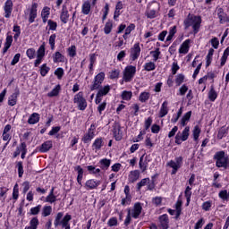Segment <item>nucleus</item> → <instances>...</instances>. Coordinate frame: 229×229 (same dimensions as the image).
Segmentation results:
<instances>
[{"label": "nucleus", "mask_w": 229, "mask_h": 229, "mask_svg": "<svg viewBox=\"0 0 229 229\" xmlns=\"http://www.w3.org/2000/svg\"><path fill=\"white\" fill-rule=\"evenodd\" d=\"M201 22H203L201 16L189 13L187 18L183 21L184 30H189L191 26L193 35H198L201 29Z\"/></svg>", "instance_id": "obj_1"}, {"label": "nucleus", "mask_w": 229, "mask_h": 229, "mask_svg": "<svg viewBox=\"0 0 229 229\" xmlns=\"http://www.w3.org/2000/svg\"><path fill=\"white\" fill-rule=\"evenodd\" d=\"M213 160L216 162V167L218 169H228L229 167V157L225 150H220L215 153Z\"/></svg>", "instance_id": "obj_2"}, {"label": "nucleus", "mask_w": 229, "mask_h": 229, "mask_svg": "<svg viewBox=\"0 0 229 229\" xmlns=\"http://www.w3.org/2000/svg\"><path fill=\"white\" fill-rule=\"evenodd\" d=\"M135 74H137V66L127 65L123 70V80L125 83H130L135 78Z\"/></svg>", "instance_id": "obj_3"}, {"label": "nucleus", "mask_w": 229, "mask_h": 229, "mask_svg": "<svg viewBox=\"0 0 229 229\" xmlns=\"http://www.w3.org/2000/svg\"><path fill=\"white\" fill-rule=\"evenodd\" d=\"M106 78L105 72H98L93 79L92 84L89 86L91 91L98 90L104 83Z\"/></svg>", "instance_id": "obj_4"}, {"label": "nucleus", "mask_w": 229, "mask_h": 229, "mask_svg": "<svg viewBox=\"0 0 229 229\" xmlns=\"http://www.w3.org/2000/svg\"><path fill=\"white\" fill-rule=\"evenodd\" d=\"M96 128H98V125L91 123L88 131L81 138L83 144H90V142H92V140L96 137Z\"/></svg>", "instance_id": "obj_5"}, {"label": "nucleus", "mask_w": 229, "mask_h": 229, "mask_svg": "<svg viewBox=\"0 0 229 229\" xmlns=\"http://www.w3.org/2000/svg\"><path fill=\"white\" fill-rule=\"evenodd\" d=\"M73 103L77 105L78 109L81 112L87 109V99L83 98V91H80L73 98Z\"/></svg>", "instance_id": "obj_6"}, {"label": "nucleus", "mask_w": 229, "mask_h": 229, "mask_svg": "<svg viewBox=\"0 0 229 229\" xmlns=\"http://www.w3.org/2000/svg\"><path fill=\"white\" fill-rule=\"evenodd\" d=\"M168 167H171V174H176L178 170L183 165V157L180 156L174 158V160H170L167 163Z\"/></svg>", "instance_id": "obj_7"}, {"label": "nucleus", "mask_w": 229, "mask_h": 229, "mask_svg": "<svg viewBox=\"0 0 229 229\" xmlns=\"http://www.w3.org/2000/svg\"><path fill=\"white\" fill-rule=\"evenodd\" d=\"M65 219L71 221V219H72V216H71L70 214H66L64 216V212H58L54 220L55 228H58V226H64V222L65 221Z\"/></svg>", "instance_id": "obj_8"}, {"label": "nucleus", "mask_w": 229, "mask_h": 229, "mask_svg": "<svg viewBox=\"0 0 229 229\" xmlns=\"http://www.w3.org/2000/svg\"><path fill=\"white\" fill-rule=\"evenodd\" d=\"M190 131H191V127L186 126L182 134L177 133L175 135V144H177V146H181L182 142H185V140H189V135H190Z\"/></svg>", "instance_id": "obj_9"}, {"label": "nucleus", "mask_w": 229, "mask_h": 229, "mask_svg": "<svg viewBox=\"0 0 229 229\" xmlns=\"http://www.w3.org/2000/svg\"><path fill=\"white\" fill-rule=\"evenodd\" d=\"M38 4L33 2L29 9V24H33L38 15Z\"/></svg>", "instance_id": "obj_10"}, {"label": "nucleus", "mask_w": 229, "mask_h": 229, "mask_svg": "<svg viewBox=\"0 0 229 229\" xmlns=\"http://www.w3.org/2000/svg\"><path fill=\"white\" fill-rule=\"evenodd\" d=\"M113 136L116 141L123 140V130L119 123H114L113 125Z\"/></svg>", "instance_id": "obj_11"}, {"label": "nucleus", "mask_w": 229, "mask_h": 229, "mask_svg": "<svg viewBox=\"0 0 229 229\" xmlns=\"http://www.w3.org/2000/svg\"><path fill=\"white\" fill-rule=\"evenodd\" d=\"M141 214H142V204H140V202H136L132 209H131V216L133 219H139Z\"/></svg>", "instance_id": "obj_12"}, {"label": "nucleus", "mask_w": 229, "mask_h": 229, "mask_svg": "<svg viewBox=\"0 0 229 229\" xmlns=\"http://www.w3.org/2000/svg\"><path fill=\"white\" fill-rule=\"evenodd\" d=\"M4 12L5 19L12 17V12H13V2L12 0H6L4 4Z\"/></svg>", "instance_id": "obj_13"}, {"label": "nucleus", "mask_w": 229, "mask_h": 229, "mask_svg": "<svg viewBox=\"0 0 229 229\" xmlns=\"http://www.w3.org/2000/svg\"><path fill=\"white\" fill-rule=\"evenodd\" d=\"M217 17L219 19V24H225L229 22V15L225 12L223 7H219L216 9Z\"/></svg>", "instance_id": "obj_14"}, {"label": "nucleus", "mask_w": 229, "mask_h": 229, "mask_svg": "<svg viewBox=\"0 0 229 229\" xmlns=\"http://www.w3.org/2000/svg\"><path fill=\"white\" fill-rule=\"evenodd\" d=\"M139 56H140V44L135 43L133 47L131 48V60L132 62H135V60L139 59Z\"/></svg>", "instance_id": "obj_15"}, {"label": "nucleus", "mask_w": 229, "mask_h": 229, "mask_svg": "<svg viewBox=\"0 0 229 229\" xmlns=\"http://www.w3.org/2000/svg\"><path fill=\"white\" fill-rule=\"evenodd\" d=\"M11 130H12L11 124H6L4 126L2 133V140H4V142H10V140H12V134L10 133Z\"/></svg>", "instance_id": "obj_16"}, {"label": "nucleus", "mask_w": 229, "mask_h": 229, "mask_svg": "<svg viewBox=\"0 0 229 229\" xmlns=\"http://www.w3.org/2000/svg\"><path fill=\"white\" fill-rule=\"evenodd\" d=\"M99 185H101V182L96 181L94 179H89V180L86 181V182H85V187H86L87 191H94V189H98V187H99Z\"/></svg>", "instance_id": "obj_17"}, {"label": "nucleus", "mask_w": 229, "mask_h": 229, "mask_svg": "<svg viewBox=\"0 0 229 229\" xmlns=\"http://www.w3.org/2000/svg\"><path fill=\"white\" fill-rule=\"evenodd\" d=\"M103 146H105V139L103 137H98L93 141L92 149L95 151H99Z\"/></svg>", "instance_id": "obj_18"}, {"label": "nucleus", "mask_w": 229, "mask_h": 229, "mask_svg": "<svg viewBox=\"0 0 229 229\" xmlns=\"http://www.w3.org/2000/svg\"><path fill=\"white\" fill-rule=\"evenodd\" d=\"M189 49H191V39H186L180 46L179 54L187 55V53H189Z\"/></svg>", "instance_id": "obj_19"}, {"label": "nucleus", "mask_w": 229, "mask_h": 229, "mask_svg": "<svg viewBox=\"0 0 229 229\" xmlns=\"http://www.w3.org/2000/svg\"><path fill=\"white\" fill-rule=\"evenodd\" d=\"M158 221L162 229L169 228V216L167 214L159 216Z\"/></svg>", "instance_id": "obj_20"}, {"label": "nucleus", "mask_w": 229, "mask_h": 229, "mask_svg": "<svg viewBox=\"0 0 229 229\" xmlns=\"http://www.w3.org/2000/svg\"><path fill=\"white\" fill-rule=\"evenodd\" d=\"M53 148V140H47L38 147L39 153H47Z\"/></svg>", "instance_id": "obj_21"}, {"label": "nucleus", "mask_w": 229, "mask_h": 229, "mask_svg": "<svg viewBox=\"0 0 229 229\" xmlns=\"http://www.w3.org/2000/svg\"><path fill=\"white\" fill-rule=\"evenodd\" d=\"M112 165V159L102 158L98 162V165L102 171H108L110 165Z\"/></svg>", "instance_id": "obj_22"}, {"label": "nucleus", "mask_w": 229, "mask_h": 229, "mask_svg": "<svg viewBox=\"0 0 229 229\" xmlns=\"http://www.w3.org/2000/svg\"><path fill=\"white\" fill-rule=\"evenodd\" d=\"M97 94L99 96H102V98H105L111 90H112V86L106 84L105 86H100L98 89Z\"/></svg>", "instance_id": "obj_23"}, {"label": "nucleus", "mask_w": 229, "mask_h": 229, "mask_svg": "<svg viewBox=\"0 0 229 229\" xmlns=\"http://www.w3.org/2000/svg\"><path fill=\"white\" fill-rule=\"evenodd\" d=\"M169 103L165 100L163 102L161 105V108L159 110L158 117H165L167 114H169V107H168Z\"/></svg>", "instance_id": "obj_24"}, {"label": "nucleus", "mask_w": 229, "mask_h": 229, "mask_svg": "<svg viewBox=\"0 0 229 229\" xmlns=\"http://www.w3.org/2000/svg\"><path fill=\"white\" fill-rule=\"evenodd\" d=\"M49 15H51V8L48 6L43 7L41 11V19L43 21V23L46 24L49 19Z\"/></svg>", "instance_id": "obj_25"}, {"label": "nucleus", "mask_w": 229, "mask_h": 229, "mask_svg": "<svg viewBox=\"0 0 229 229\" xmlns=\"http://www.w3.org/2000/svg\"><path fill=\"white\" fill-rule=\"evenodd\" d=\"M54 64H64L65 62V55L59 51H56L53 55Z\"/></svg>", "instance_id": "obj_26"}, {"label": "nucleus", "mask_w": 229, "mask_h": 229, "mask_svg": "<svg viewBox=\"0 0 229 229\" xmlns=\"http://www.w3.org/2000/svg\"><path fill=\"white\" fill-rule=\"evenodd\" d=\"M69 11L67 8H65V6H64L60 14L61 22H63V24H67V22H69Z\"/></svg>", "instance_id": "obj_27"}, {"label": "nucleus", "mask_w": 229, "mask_h": 229, "mask_svg": "<svg viewBox=\"0 0 229 229\" xmlns=\"http://www.w3.org/2000/svg\"><path fill=\"white\" fill-rule=\"evenodd\" d=\"M24 149H28V145H26V142H21L18 147H16V149L13 154V157L17 158Z\"/></svg>", "instance_id": "obj_28"}, {"label": "nucleus", "mask_w": 229, "mask_h": 229, "mask_svg": "<svg viewBox=\"0 0 229 229\" xmlns=\"http://www.w3.org/2000/svg\"><path fill=\"white\" fill-rule=\"evenodd\" d=\"M40 122V114L32 113L28 119V124H37V123Z\"/></svg>", "instance_id": "obj_29"}, {"label": "nucleus", "mask_w": 229, "mask_h": 229, "mask_svg": "<svg viewBox=\"0 0 229 229\" xmlns=\"http://www.w3.org/2000/svg\"><path fill=\"white\" fill-rule=\"evenodd\" d=\"M148 159H145L144 160V155H142L140 157V161H139V167L141 171V173H146V171H148Z\"/></svg>", "instance_id": "obj_30"}, {"label": "nucleus", "mask_w": 229, "mask_h": 229, "mask_svg": "<svg viewBox=\"0 0 229 229\" xmlns=\"http://www.w3.org/2000/svg\"><path fill=\"white\" fill-rule=\"evenodd\" d=\"M208 98L211 103H214L217 99V91H216V89L214 88V85L210 86V89L208 93Z\"/></svg>", "instance_id": "obj_31"}, {"label": "nucleus", "mask_w": 229, "mask_h": 229, "mask_svg": "<svg viewBox=\"0 0 229 229\" xmlns=\"http://www.w3.org/2000/svg\"><path fill=\"white\" fill-rule=\"evenodd\" d=\"M19 94L20 92L19 90H17L9 97L8 98L9 106H15V105H17V98H19Z\"/></svg>", "instance_id": "obj_32"}, {"label": "nucleus", "mask_w": 229, "mask_h": 229, "mask_svg": "<svg viewBox=\"0 0 229 229\" xmlns=\"http://www.w3.org/2000/svg\"><path fill=\"white\" fill-rule=\"evenodd\" d=\"M112 30H114V21L109 19L104 27L105 35H110V33H112Z\"/></svg>", "instance_id": "obj_33"}, {"label": "nucleus", "mask_w": 229, "mask_h": 229, "mask_svg": "<svg viewBox=\"0 0 229 229\" xmlns=\"http://www.w3.org/2000/svg\"><path fill=\"white\" fill-rule=\"evenodd\" d=\"M53 213V207L45 205L41 210V217H49Z\"/></svg>", "instance_id": "obj_34"}, {"label": "nucleus", "mask_w": 229, "mask_h": 229, "mask_svg": "<svg viewBox=\"0 0 229 229\" xmlns=\"http://www.w3.org/2000/svg\"><path fill=\"white\" fill-rule=\"evenodd\" d=\"M192 116V111H188L181 119V126H187V123L191 121V117Z\"/></svg>", "instance_id": "obj_35"}, {"label": "nucleus", "mask_w": 229, "mask_h": 229, "mask_svg": "<svg viewBox=\"0 0 229 229\" xmlns=\"http://www.w3.org/2000/svg\"><path fill=\"white\" fill-rule=\"evenodd\" d=\"M199 135H201V128H199V125H195L192 131L194 142H198V140H199Z\"/></svg>", "instance_id": "obj_36"}, {"label": "nucleus", "mask_w": 229, "mask_h": 229, "mask_svg": "<svg viewBox=\"0 0 229 229\" xmlns=\"http://www.w3.org/2000/svg\"><path fill=\"white\" fill-rule=\"evenodd\" d=\"M228 56H229V47H227L223 53V55L220 59V67H225V65H226V60H228Z\"/></svg>", "instance_id": "obj_37"}, {"label": "nucleus", "mask_w": 229, "mask_h": 229, "mask_svg": "<svg viewBox=\"0 0 229 229\" xmlns=\"http://www.w3.org/2000/svg\"><path fill=\"white\" fill-rule=\"evenodd\" d=\"M90 2L89 0L85 1L81 6V13H83V15H89V13H90Z\"/></svg>", "instance_id": "obj_38"}, {"label": "nucleus", "mask_w": 229, "mask_h": 229, "mask_svg": "<svg viewBox=\"0 0 229 229\" xmlns=\"http://www.w3.org/2000/svg\"><path fill=\"white\" fill-rule=\"evenodd\" d=\"M214 48H209L208 53L206 56V67H210L214 56Z\"/></svg>", "instance_id": "obj_39"}, {"label": "nucleus", "mask_w": 229, "mask_h": 229, "mask_svg": "<svg viewBox=\"0 0 229 229\" xmlns=\"http://www.w3.org/2000/svg\"><path fill=\"white\" fill-rule=\"evenodd\" d=\"M60 90H62V86L60 84L56 85L50 92L47 93L48 98H56L58 94H60Z\"/></svg>", "instance_id": "obj_40"}, {"label": "nucleus", "mask_w": 229, "mask_h": 229, "mask_svg": "<svg viewBox=\"0 0 229 229\" xmlns=\"http://www.w3.org/2000/svg\"><path fill=\"white\" fill-rule=\"evenodd\" d=\"M50 71H51V68L47 66V64H43L39 68L40 75L43 78H46V76H47Z\"/></svg>", "instance_id": "obj_41"}, {"label": "nucleus", "mask_w": 229, "mask_h": 229, "mask_svg": "<svg viewBox=\"0 0 229 229\" xmlns=\"http://www.w3.org/2000/svg\"><path fill=\"white\" fill-rule=\"evenodd\" d=\"M37 56L44 58L46 56V42H43L37 51Z\"/></svg>", "instance_id": "obj_42"}, {"label": "nucleus", "mask_w": 229, "mask_h": 229, "mask_svg": "<svg viewBox=\"0 0 229 229\" xmlns=\"http://www.w3.org/2000/svg\"><path fill=\"white\" fill-rule=\"evenodd\" d=\"M144 71L150 72V71H155L157 69V64L153 62L145 63L143 65Z\"/></svg>", "instance_id": "obj_43"}, {"label": "nucleus", "mask_w": 229, "mask_h": 229, "mask_svg": "<svg viewBox=\"0 0 229 229\" xmlns=\"http://www.w3.org/2000/svg\"><path fill=\"white\" fill-rule=\"evenodd\" d=\"M40 225V221H38V216H34L30 221V227L31 229H37L38 228V225Z\"/></svg>", "instance_id": "obj_44"}, {"label": "nucleus", "mask_w": 229, "mask_h": 229, "mask_svg": "<svg viewBox=\"0 0 229 229\" xmlns=\"http://www.w3.org/2000/svg\"><path fill=\"white\" fill-rule=\"evenodd\" d=\"M150 96L151 94L149 92L143 91L140 94L139 101H140V103H146V101L149 99Z\"/></svg>", "instance_id": "obj_45"}, {"label": "nucleus", "mask_w": 229, "mask_h": 229, "mask_svg": "<svg viewBox=\"0 0 229 229\" xmlns=\"http://www.w3.org/2000/svg\"><path fill=\"white\" fill-rule=\"evenodd\" d=\"M16 168L18 170L19 178H22V176L24 175V166L22 165V161L16 162Z\"/></svg>", "instance_id": "obj_46"}, {"label": "nucleus", "mask_w": 229, "mask_h": 229, "mask_svg": "<svg viewBox=\"0 0 229 229\" xmlns=\"http://www.w3.org/2000/svg\"><path fill=\"white\" fill-rule=\"evenodd\" d=\"M140 176V172H139V170H134L131 172V175H130V180L131 182V183L137 182V180H139Z\"/></svg>", "instance_id": "obj_47"}, {"label": "nucleus", "mask_w": 229, "mask_h": 229, "mask_svg": "<svg viewBox=\"0 0 229 229\" xmlns=\"http://www.w3.org/2000/svg\"><path fill=\"white\" fill-rule=\"evenodd\" d=\"M133 97V93L131 91L123 90L122 92L121 98L123 101H130Z\"/></svg>", "instance_id": "obj_48"}, {"label": "nucleus", "mask_w": 229, "mask_h": 229, "mask_svg": "<svg viewBox=\"0 0 229 229\" xmlns=\"http://www.w3.org/2000/svg\"><path fill=\"white\" fill-rule=\"evenodd\" d=\"M26 56L29 58V60L35 59V56H37V51L35 50V48H28L26 50Z\"/></svg>", "instance_id": "obj_49"}, {"label": "nucleus", "mask_w": 229, "mask_h": 229, "mask_svg": "<svg viewBox=\"0 0 229 229\" xmlns=\"http://www.w3.org/2000/svg\"><path fill=\"white\" fill-rule=\"evenodd\" d=\"M40 210H42V205L38 204L36 207H33L30 209V216H38L40 214Z\"/></svg>", "instance_id": "obj_50"}, {"label": "nucleus", "mask_w": 229, "mask_h": 229, "mask_svg": "<svg viewBox=\"0 0 229 229\" xmlns=\"http://www.w3.org/2000/svg\"><path fill=\"white\" fill-rule=\"evenodd\" d=\"M47 26L49 31H56V29L58 28V23L53 20H47Z\"/></svg>", "instance_id": "obj_51"}, {"label": "nucleus", "mask_w": 229, "mask_h": 229, "mask_svg": "<svg viewBox=\"0 0 229 229\" xmlns=\"http://www.w3.org/2000/svg\"><path fill=\"white\" fill-rule=\"evenodd\" d=\"M13 31L15 33L13 38L15 42H17V40H19V37H21V26L13 25Z\"/></svg>", "instance_id": "obj_52"}, {"label": "nucleus", "mask_w": 229, "mask_h": 229, "mask_svg": "<svg viewBox=\"0 0 229 229\" xmlns=\"http://www.w3.org/2000/svg\"><path fill=\"white\" fill-rule=\"evenodd\" d=\"M183 81H185V75L183 73H178L175 77L176 87H180Z\"/></svg>", "instance_id": "obj_53"}, {"label": "nucleus", "mask_w": 229, "mask_h": 229, "mask_svg": "<svg viewBox=\"0 0 229 229\" xmlns=\"http://www.w3.org/2000/svg\"><path fill=\"white\" fill-rule=\"evenodd\" d=\"M131 208H127V216L123 222L124 226H130V224L131 223Z\"/></svg>", "instance_id": "obj_54"}, {"label": "nucleus", "mask_w": 229, "mask_h": 229, "mask_svg": "<svg viewBox=\"0 0 229 229\" xmlns=\"http://www.w3.org/2000/svg\"><path fill=\"white\" fill-rule=\"evenodd\" d=\"M218 198H220V199H223V201H228L229 199L228 191L226 190L220 191L218 193Z\"/></svg>", "instance_id": "obj_55"}, {"label": "nucleus", "mask_w": 229, "mask_h": 229, "mask_svg": "<svg viewBox=\"0 0 229 229\" xmlns=\"http://www.w3.org/2000/svg\"><path fill=\"white\" fill-rule=\"evenodd\" d=\"M48 44L52 49V51H54L55 47V44H56V34H52L50 37H49V39H48Z\"/></svg>", "instance_id": "obj_56"}, {"label": "nucleus", "mask_w": 229, "mask_h": 229, "mask_svg": "<svg viewBox=\"0 0 229 229\" xmlns=\"http://www.w3.org/2000/svg\"><path fill=\"white\" fill-rule=\"evenodd\" d=\"M87 169H88L89 174L96 175V174H99V173H101V169L96 168V166H94V165H88Z\"/></svg>", "instance_id": "obj_57"}, {"label": "nucleus", "mask_w": 229, "mask_h": 229, "mask_svg": "<svg viewBox=\"0 0 229 229\" xmlns=\"http://www.w3.org/2000/svg\"><path fill=\"white\" fill-rule=\"evenodd\" d=\"M67 53L70 58H74V56H76V46L72 45L71 47H69L67 48Z\"/></svg>", "instance_id": "obj_58"}, {"label": "nucleus", "mask_w": 229, "mask_h": 229, "mask_svg": "<svg viewBox=\"0 0 229 229\" xmlns=\"http://www.w3.org/2000/svg\"><path fill=\"white\" fill-rule=\"evenodd\" d=\"M120 74H121V71L113 70L109 72V80H117Z\"/></svg>", "instance_id": "obj_59"}, {"label": "nucleus", "mask_w": 229, "mask_h": 229, "mask_svg": "<svg viewBox=\"0 0 229 229\" xmlns=\"http://www.w3.org/2000/svg\"><path fill=\"white\" fill-rule=\"evenodd\" d=\"M13 199L17 201L19 199V184H15L13 189Z\"/></svg>", "instance_id": "obj_60"}, {"label": "nucleus", "mask_w": 229, "mask_h": 229, "mask_svg": "<svg viewBox=\"0 0 229 229\" xmlns=\"http://www.w3.org/2000/svg\"><path fill=\"white\" fill-rule=\"evenodd\" d=\"M151 124H153V118L151 116L148 117L144 122V129L145 131L151 128Z\"/></svg>", "instance_id": "obj_61"}, {"label": "nucleus", "mask_w": 229, "mask_h": 229, "mask_svg": "<svg viewBox=\"0 0 229 229\" xmlns=\"http://www.w3.org/2000/svg\"><path fill=\"white\" fill-rule=\"evenodd\" d=\"M55 76H57V80H62V78H64V68L59 67L57 68L55 72H54Z\"/></svg>", "instance_id": "obj_62"}, {"label": "nucleus", "mask_w": 229, "mask_h": 229, "mask_svg": "<svg viewBox=\"0 0 229 229\" xmlns=\"http://www.w3.org/2000/svg\"><path fill=\"white\" fill-rule=\"evenodd\" d=\"M149 182V178H144L140 182L137 183V191H140L142 187H145V185L148 184Z\"/></svg>", "instance_id": "obj_63"}, {"label": "nucleus", "mask_w": 229, "mask_h": 229, "mask_svg": "<svg viewBox=\"0 0 229 229\" xmlns=\"http://www.w3.org/2000/svg\"><path fill=\"white\" fill-rule=\"evenodd\" d=\"M150 55H152L154 58V62H157L158 58H160V55H161L160 48H156V50L150 51Z\"/></svg>", "instance_id": "obj_64"}]
</instances>
